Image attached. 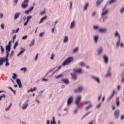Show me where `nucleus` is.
Segmentation results:
<instances>
[{
	"mask_svg": "<svg viewBox=\"0 0 124 124\" xmlns=\"http://www.w3.org/2000/svg\"><path fill=\"white\" fill-rule=\"evenodd\" d=\"M71 62H73V57H70L67 58V59L62 62V66H64V65H67L68 64H69Z\"/></svg>",
	"mask_w": 124,
	"mask_h": 124,
	"instance_id": "f257e3e1",
	"label": "nucleus"
},
{
	"mask_svg": "<svg viewBox=\"0 0 124 124\" xmlns=\"http://www.w3.org/2000/svg\"><path fill=\"white\" fill-rule=\"evenodd\" d=\"M74 73H71L72 79L73 80H77V74L78 73V69H73Z\"/></svg>",
	"mask_w": 124,
	"mask_h": 124,
	"instance_id": "f03ea898",
	"label": "nucleus"
},
{
	"mask_svg": "<svg viewBox=\"0 0 124 124\" xmlns=\"http://www.w3.org/2000/svg\"><path fill=\"white\" fill-rule=\"evenodd\" d=\"M75 104L77 105L76 108L74 110L73 114L74 115H76L78 113V96L76 97V101Z\"/></svg>",
	"mask_w": 124,
	"mask_h": 124,
	"instance_id": "7ed1b4c3",
	"label": "nucleus"
},
{
	"mask_svg": "<svg viewBox=\"0 0 124 124\" xmlns=\"http://www.w3.org/2000/svg\"><path fill=\"white\" fill-rule=\"evenodd\" d=\"M29 105V99H27L25 103L22 105V108L23 110L26 109V108H28V106Z\"/></svg>",
	"mask_w": 124,
	"mask_h": 124,
	"instance_id": "20e7f679",
	"label": "nucleus"
},
{
	"mask_svg": "<svg viewBox=\"0 0 124 124\" xmlns=\"http://www.w3.org/2000/svg\"><path fill=\"white\" fill-rule=\"evenodd\" d=\"M11 43H12V41H10L8 45L6 46V51H10L11 50Z\"/></svg>",
	"mask_w": 124,
	"mask_h": 124,
	"instance_id": "39448f33",
	"label": "nucleus"
},
{
	"mask_svg": "<svg viewBox=\"0 0 124 124\" xmlns=\"http://www.w3.org/2000/svg\"><path fill=\"white\" fill-rule=\"evenodd\" d=\"M73 102V97L71 96L70 97L68 98L67 100V105L69 106Z\"/></svg>",
	"mask_w": 124,
	"mask_h": 124,
	"instance_id": "423d86ee",
	"label": "nucleus"
},
{
	"mask_svg": "<svg viewBox=\"0 0 124 124\" xmlns=\"http://www.w3.org/2000/svg\"><path fill=\"white\" fill-rule=\"evenodd\" d=\"M114 116L115 119H119L120 116V111L119 110H116L114 112Z\"/></svg>",
	"mask_w": 124,
	"mask_h": 124,
	"instance_id": "0eeeda50",
	"label": "nucleus"
},
{
	"mask_svg": "<svg viewBox=\"0 0 124 124\" xmlns=\"http://www.w3.org/2000/svg\"><path fill=\"white\" fill-rule=\"evenodd\" d=\"M6 61V58L4 57L0 58V66H1L3 64V62Z\"/></svg>",
	"mask_w": 124,
	"mask_h": 124,
	"instance_id": "6e6552de",
	"label": "nucleus"
},
{
	"mask_svg": "<svg viewBox=\"0 0 124 124\" xmlns=\"http://www.w3.org/2000/svg\"><path fill=\"white\" fill-rule=\"evenodd\" d=\"M62 82H63V83H64V84H65V85H69V84L70 83L69 82V80H68V79L67 78H62L61 80Z\"/></svg>",
	"mask_w": 124,
	"mask_h": 124,
	"instance_id": "1a4fd4ad",
	"label": "nucleus"
},
{
	"mask_svg": "<svg viewBox=\"0 0 124 124\" xmlns=\"http://www.w3.org/2000/svg\"><path fill=\"white\" fill-rule=\"evenodd\" d=\"M16 81L19 88L21 89V88H22V82H21V80H20L19 78H17L16 79Z\"/></svg>",
	"mask_w": 124,
	"mask_h": 124,
	"instance_id": "9d476101",
	"label": "nucleus"
},
{
	"mask_svg": "<svg viewBox=\"0 0 124 124\" xmlns=\"http://www.w3.org/2000/svg\"><path fill=\"white\" fill-rule=\"evenodd\" d=\"M20 15H21V13L20 12L16 13L14 16V20H16V19H18V18L20 17Z\"/></svg>",
	"mask_w": 124,
	"mask_h": 124,
	"instance_id": "9b49d317",
	"label": "nucleus"
},
{
	"mask_svg": "<svg viewBox=\"0 0 124 124\" xmlns=\"http://www.w3.org/2000/svg\"><path fill=\"white\" fill-rule=\"evenodd\" d=\"M82 98L80 96H78V107H80V106H83V103H80V101H81V99Z\"/></svg>",
	"mask_w": 124,
	"mask_h": 124,
	"instance_id": "f8f14e48",
	"label": "nucleus"
},
{
	"mask_svg": "<svg viewBox=\"0 0 124 124\" xmlns=\"http://www.w3.org/2000/svg\"><path fill=\"white\" fill-rule=\"evenodd\" d=\"M21 50L20 52L18 53V54L17 55V57H20V56H21V55H22V54H24V52H25V50L24 48H23L22 47H21Z\"/></svg>",
	"mask_w": 124,
	"mask_h": 124,
	"instance_id": "ddd939ff",
	"label": "nucleus"
},
{
	"mask_svg": "<svg viewBox=\"0 0 124 124\" xmlns=\"http://www.w3.org/2000/svg\"><path fill=\"white\" fill-rule=\"evenodd\" d=\"M109 12V10H107L105 11V12H103L102 14V17H104V16L107 15Z\"/></svg>",
	"mask_w": 124,
	"mask_h": 124,
	"instance_id": "4468645a",
	"label": "nucleus"
},
{
	"mask_svg": "<svg viewBox=\"0 0 124 124\" xmlns=\"http://www.w3.org/2000/svg\"><path fill=\"white\" fill-rule=\"evenodd\" d=\"M93 79H94L95 81H96L98 83H100V80H99V78L93 76L92 77Z\"/></svg>",
	"mask_w": 124,
	"mask_h": 124,
	"instance_id": "2eb2a0df",
	"label": "nucleus"
},
{
	"mask_svg": "<svg viewBox=\"0 0 124 124\" xmlns=\"http://www.w3.org/2000/svg\"><path fill=\"white\" fill-rule=\"evenodd\" d=\"M103 58L105 61V63H108V57L106 55H104Z\"/></svg>",
	"mask_w": 124,
	"mask_h": 124,
	"instance_id": "dca6fc26",
	"label": "nucleus"
},
{
	"mask_svg": "<svg viewBox=\"0 0 124 124\" xmlns=\"http://www.w3.org/2000/svg\"><path fill=\"white\" fill-rule=\"evenodd\" d=\"M75 27V21H73L71 22V25H70V29L71 30H72Z\"/></svg>",
	"mask_w": 124,
	"mask_h": 124,
	"instance_id": "f3484780",
	"label": "nucleus"
},
{
	"mask_svg": "<svg viewBox=\"0 0 124 124\" xmlns=\"http://www.w3.org/2000/svg\"><path fill=\"white\" fill-rule=\"evenodd\" d=\"M64 104V102L62 103V104L58 108V111H61L62 110V108L63 107V105Z\"/></svg>",
	"mask_w": 124,
	"mask_h": 124,
	"instance_id": "a211bd4d",
	"label": "nucleus"
},
{
	"mask_svg": "<svg viewBox=\"0 0 124 124\" xmlns=\"http://www.w3.org/2000/svg\"><path fill=\"white\" fill-rule=\"evenodd\" d=\"M34 42H35V40L34 39H32L31 42L29 44V47H31L34 45Z\"/></svg>",
	"mask_w": 124,
	"mask_h": 124,
	"instance_id": "6ab92c4d",
	"label": "nucleus"
},
{
	"mask_svg": "<svg viewBox=\"0 0 124 124\" xmlns=\"http://www.w3.org/2000/svg\"><path fill=\"white\" fill-rule=\"evenodd\" d=\"M46 19H47V16H45L43 17L41 19L40 22H39V24H41V23H42L43 22V20H46Z\"/></svg>",
	"mask_w": 124,
	"mask_h": 124,
	"instance_id": "aec40b11",
	"label": "nucleus"
},
{
	"mask_svg": "<svg viewBox=\"0 0 124 124\" xmlns=\"http://www.w3.org/2000/svg\"><path fill=\"white\" fill-rule=\"evenodd\" d=\"M28 6H29L28 4H25L24 3H22L21 4V7L22 8H27V7H28Z\"/></svg>",
	"mask_w": 124,
	"mask_h": 124,
	"instance_id": "412c9836",
	"label": "nucleus"
},
{
	"mask_svg": "<svg viewBox=\"0 0 124 124\" xmlns=\"http://www.w3.org/2000/svg\"><path fill=\"white\" fill-rule=\"evenodd\" d=\"M107 31V29L105 28H101L100 29H99V32H105Z\"/></svg>",
	"mask_w": 124,
	"mask_h": 124,
	"instance_id": "4be33fe9",
	"label": "nucleus"
},
{
	"mask_svg": "<svg viewBox=\"0 0 124 124\" xmlns=\"http://www.w3.org/2000/svg\"><path fill=\"white\" fill-rule=\"evenodd\" d=\"M93 39H94V42L95 43H97V41H98V35L94 36H93Z\"/></svg>",
	"mask_w": 124,
	"mask_h": 124,
	"instance_id": "5701e85b",
	"label": "nucleus"
},
{
	"mask_svg": "<svg viewBox=\"0 0 124 124\" xmlns=\"http://www.w3.org/2000/svg\"><path fill=\"white\" fill-rule=\"evenodd\" d=\"M50 124H56V119H55V116L53 117L52 120L50 122Z\"/></svg>",
	"mask_w": 124,
	"mask_h": 124,
	"instance_id": "b1692460",
	"label": "nucleus"
},
{
	"mask_svg": "<svg viewBox=\"0 0 124 124\" xmlns=\"http://www.w3.org/2000/svg\"><path fill=\"white\" fill-rule=\"evenodd\" d=\"M36 89V87H34L33 89L31 88V90L27 91V93H30V92H31V93H32L33 92H34V91H35Z\"/></svg>",
	"mask_w": 124,
	"mask_h": 124,
	"instance_id": "393cba45",
	"label": "nucleus"
},
{
	"mask_svg": "<svg viewBox=\"0 0 124 124\" xmlns=\"http://www.w3.org/2000/svg\"><path fill=\"white\" fill-rule=\"evenodd\" d=\"M84 90V88L83 86H79L78 89V93H81L82 92V91Z\"/></svg>",
	"mask_w": 124,
	"mask_h": 124,
	"instance_id": "a878e982",
	"label": "nucleus"
},
{
	"mask_svg": "<svg viewBox=\"0 0 124 124\" xmlns=\"http://www.w3.org/2000/svg\"><path fill=\"white\" fill-rule=\"evenodd\" d=\"M103 1V0H98L96 2V5L97 6H98L100 5V3Z\"/></svg>",
	"mask_w": 124,
	"mask_h": 124,
	"instance_id": "bb28decb",
	"label": "nucleus"
},
{
	"mask_svg": "<svg viewBox=\"0 0 124 124\" xmlns=\"http://www.w3.org/2000/svg\"><path fill=\"white\" fill-rule=\"evenodd\" d=\"M68 41V37L67 36H65L64 38L63 42H64V43H65L66 42H67Z\"/></svg>",
	"mask_w": 124,
	"mask_h": 124,
	"instance_id": "cd10ccee",
	"label": "nucleus"
},
{
	"mask_svg": "<svg viewBox=\"0 0 124 124\" xmlns=\"http://www.w3.org/2000/svg\"><path fill=\"white\" fill-rule=\"evenodd\" d=\"M13 75L12 77L13 79H14V80L17 79V74L15 73H13Z\"/></svg>",
	"mask_w": 124,
	"mask_h": 124,
	"instance_id": "c85d7f7f",
	"label": "nucleus"
},
{
	"mask_svg": "<svg viewBox=\"0 0 124 124\" xmlns=\"http://www.w3.org/2000/svg\"><path fill=\"white\" fill-rule=\"evenodd\" d=\"M93 107V104H90L89 106L86 107V110H89V109H91Z\"/></svg>",
	"mask_w": 124,
	"mask_h": 124,
	"instance_id": "c756f323",
	"label": "nucleus"
},
{
	"mask_svg": "<svg viewBox=\"0 0 124 124\" xmlns=\"http://www.w3.org/2000/svg\"><path fill=\"white\" fill-rule=\"evenodd\" d=\"M18 44L19 43H18V41L16 42L13 47L14 49H16L17 46L18 45Z\"/></svg>",
	"mask_w": 124,
	"mask_h": 124,
	"instance_id": "7c9ffc66",
	"label": "nucleus"
},
{
	"mask_svg": "<svg viewBox=\"0 0 124 124\" xmlns=\"http://www.w3.org/2000/svg\"><path fill=\"white\" fill-rule=\"evenodd\" d=\"M9 52H10V51H6V56L5 58H6V59H8V57H9Z\"/></svg>",
	"mask_w": 124,
	"mask_h": 124,
	"instance_id": "2f4dec72",
	"label": "nucleus"
},
{
	"mask_svg": "<svg viewBox=\"0 0 124 124\" xmlns=\"http://www.w3.org/2000/svg\"><path fill=\"white\" fill-rule=\"evenodd\" d=\"M101 52H102V48L100 47L99 49L98 50V54L100 55V54H101Z\"/></svg>",
	"mask_w": 124,
	"mask_h": 124,
	"instance_id": "473e14b6",
	"label": "nucleus"
},
{
	"mask_svg": "<svg viewBox=\"0 0 124 124\" xmlns=\"http://www.w3.org/2000/svg\"><path fill=\"white\" fill-rule=\"evenodd\" d=\"M56 69V67L54 68L53 69H51L50 71H49L46 74V75H48V74H49V73H51V72H52V71H54V70H55Z\"/></svg>",
	"mask_w": 124,
	"mask_h": 124,
	"instance_id": "72a5a7b5",
	"label": "nucleus"
},
{
	"mask_svg": "<svg viewBox=\"0 0 124 124\" xmlns=\"http://www.w3.org/2000/svg\"><path fill=\"white\" fill-rule=\"evenodd\" d=\"M32 18V16H29L27 17V21L29 22L30 20Z\"/></svg>",
	"mask_w": 124,
	"mask_h": 124,
	"instance_id": "f704fd0d",
	"label": "nucleus"
},
{
	"mask_svg": "<svg viewBox=\"0 0 124 124\" xmlns=\"http://www.w3.org/2000/svg\"><path fill=\"white\" fill-rule=\"evenodd\" d=\"M0 47L1 49V54H3V52H4V48H3V46H0Z\"/></svg>",
	"mask_w": 124,
	"mask_h": 124,
	"instance_id": "c9c22d12",
	"label": "nucleus"
},
{
	"mask_svg": "<svg viewBox=\"0 0 124 124\" xmlns=\"http://www.w3.org/2000/svg\"><path fill=\"white\" fill-rule=\"evenodd\" d=\"M78 73L82 74V73H84V72L82 70V69H78Z\"/></svg>",
	"mask_w": 124,
	"mask_h": 124,
	"instance_id": "e433bc0d",
	"label": "nucleus"
},
{
	"mask_svg": "<svg viewBox=\"0 0 124 124\" xmlns=\"http://www.w3.org/2000/svg\"><path fill=\"white\" fill-rule=\"evenodd\" d=\"M121 43V36H119V39L117 44V47L120 45V43Z\"/></svg>",
	"mask_w": 124,
	"mask_h": 124,
	"instance_id": "4c0bfd02",
	"label": "nucleus"
},
{
	"mask_svg": "<svg viewBox=\"0 0 124 124\" xmlns=\"http://www.w3.org/2000/svg\"><path fill=\"white\" fill-rule=\"evenodd\" d=\"M6 96V95H5V94H4L1 95L0 96V100H1L2 98H5Z\"/></svg>",
	"mask_w": 124,
	"mask_h": 124,
	"instance_id": "58836bf2",
	"label": "nucleus"
},
{
	"mask_svg": "<svg viewBox=\"0 0 124 124\" xmlns=\"http://www.w3.org/2000/svg\"><path fill=\"white\" fill-rule=\"evenodd\" d=\"M79 64L81 66H86V64L84 62H80Z\"/></svg>",
	"mask_w": 124,
	"mask_h": 124,
	"instance_id": "ea45409f",
	"label": "nucleus"
},
{
	"mask_svg": "<svg viewBox=\"0 0 124 124\" xmlns=\"http://www.w3.org/2000/svg\"><path fill=\"white\" fill-rule=\"evenodd\" d=\"M5 62H6L5 66H8V65H9V62H8V59H6V61Z\"/></svg>",
	"mask_w": 124,
	"mask_h": 124,
	"instance_id": "a19ab883",
	"label": "nucleus"
},
{
	"mask_svg": "<svg viewBox=\"0 0 124 124\" xmlns=\"http://www.w3.org/2000/svg\"><path fill=\"white\" fill-rule=\"evenodd\" d=\"M20 70L21 71H24V72H26V71H27V68L26 67L21 68Z\"/></svg>",
	"mask_w": 124,
	"mask_h": 124,
	"instance_id": "79ce46f5",
	"label": "nucleus"
},
{
	"mask_svg": "<svg viewBox=\"0 0 124 124\" xmlns=\"http://www.w3.org/2000/svg\"><path fill=\"white\" fill-rule=\"evenodd\" d=\"M61 77H62V74L59 75L57 76H55V78L56 79H59V78H61Z\"/></svg>",
	"mask_w": 124,
	"mask_h": 124,
	"instance_id": "37998d69",
	"label": "nucleus"
},
{
	"mask_svg": "<svg viewBox=\"0 0 124 124\" xmlns=\"http://www.w3.org/2000/svg\"><path fill=\"white\" fill-rule=\"evenodd\" d=\"M91 113H92V111H90L86 113L85 115H83V117L85 118V117H86V116H88V115H89V114H91Z\"/></svg>",
	"mask_w": 124,
	"mask_h": 124,
	"instance_id": "c03bdc74",
	"label": "nucleus"
},
{
	"mask_svg": "<svg viewBox=\"0 0 124 124\" xmlns=\"http://www.w3.org/2000/svg\"><path fill=\"white\" fill-rule=\"evenodd\" d=\"M54 58H55V54L52 53L51 56L50 57V60H54Z\"/></svg>",
	"mask_w": 124,
	"mask_h": 124,
	"instance_id": "a18cd8bd",
	"label": "nucleus"
},
{
	"mask_svg": "<svg viewBox=\"0 0 124 124\" xmlns=\"http://www.w3.org/2000/svg\"><path fill=\"white\" fill-rule=\"evenodd\" d=\"M89 7V3H87L85 6V7H84V10H87L88 7Z\"/></svg>",
	"mask_w": 124,
	"mask_h": 124,
	"instance_id": "49530a36",
	"label": "nucleus"
},
{
	"mask_svg": "<svg viewBox=\"0 0 124 124\" xmlns=\"http://www.w3.org/2000/svg\"><path fill=\"white\" fill-rule=\"evenodd\" d=\"M27 38H28V35H25L23 37H22V39H23V40H26Z\"/></svg>",
	"mask_w": 124,
	"mask_h": 124,
	"instance_id": "de8ad7c7",
	"label": "nucleus"
},
{
	"mask_svg": "<svg viewBox=\"0 0 124 124\" xmlns=\"http://www.w3.org/2000/svg\"><path fill=\"white\" fill-rule=\"evenodd\" d=\"M116 93V91L115 90L113 91V93L111 95V96L110 97V99H111V98H112V97H113V96H114V95Z\"/></svg>",
	"mask_w": 124,
	"mask_h": 124,
	"instance_id": "09e8293b",
	"label": "nucleus"
},
{
	"mask_svg": "<svg viewBox=\"0 0 124 124\" xmlns=\"http://www.w3.org/2000/svg\"><path fill=\"white\" fill-rule=\"evenodd\" d=\"M45 33L44 32H42L40 33V34H39L40 37H43V35H44Z\"/></svg>",
	"mask_w": 124,
	"mask_h": 124,
	"instance_id": "8fccbe9b",
	"label": "nucleus"
},
{
	"mask_svg": "<svg viewBox=\"0 0 124 124\" xmlns=\"http://www.w3.org/2000/svg\"><path fill=\"white\" fill-rule=\"evenodd\" d=\"M117 1V0H111L109 2V4H112L113 2H116Z\"/></svg>",
	"mask_w": 124,
	"mask_h": 124,
	"instance_id": "3c124183",
	"label": "nucleus"
},
{
	"mask_svg": "<svg viewBox=\"0 0 124 124\" xmlns=\"http://www.w3.org/2000/svg\"><path fill=\"white\" fill-rule=\"evenodd\" d=\"M33 6H31V7H30L28 10H29V11L31 12V11H32V10H33Z\"/></svg>",
	"mask_w": 124,
	"mask_h": 124,
	"instance_id": "603ef678",
	"label": "nucleus"
},
{
	"mask_svg": "<svg viewBox=\"0 0 124 124\" xmlns=\"http://www.w3.org/2000/svg\"><path fill=\"white\" fill-rule=\"evenodd\" d=\"M115 36H118L119 39H120V35L119 34V33H118V31H116L115 34Z\"/></svg>",
	"mask_w": 124,
	"mask_h": 124,
	"instance_id": "864d4df0",
	"label": "nucleus"
},
{
	"mask_svg": "<svg viewBox=\"0 0 124 124\" xmlns=\"http://www.w3.org/2000/svg\"><path fill=\"white\" fill-rule=\"evenodd\" d=\"M42 81H43V82H47V81H48V79L45 78H43Z\"/></svg>",
	"mask_w": 124,
	"mask_h": 124,
	"instance_id": "5fc2aeb1",
	"label": "nucleus"
},
{
	"mask_svg": "<svg viewBox=\"0 0 124 124\" xmlns=\"http://www.w3.org/2000/svg\"><path fill=\"white\" fill-rule=\"evenodd\" d=\"M78 51V47H76L73 51L74 53H76Z\"/></svg>",
	"mask_w": 124,
	"mask_h": 124,
	"instance_id": "6e6d98bb",
	"label": "nucleus"
},
{
	"mask_svg": "<svg viewBox=\"0 0 124 124\" xmlns=\"http://www.w3.org/2000/svg\"><path fill=\"white\" fill-rule=\"evenodd\" d=\"M14 54V50H12L11 52V54H10V57H12V56H13V54Z\"/></svg>",
	"mask_w": 124,
	"mask_h": 124,
	"instance_id": "4d7b16f0",
	"label": "nucleus"
},
{
	"mask_svg": "<svg viewBox=\"0 0 124 124\" xmlns=\"http://www.w3.org/2000/svg\"><path fill=\"white\" fill-rule=\"evenodd\" d=\"M110 76H111V74L110 73H108L106 75V77H109Z\"/></svg>",
	"mask_w": 124,
	"mask_h": 124,
	"instance_id": "13d9d810",
	"label": "nucleus"
},
{
	"mask_svg": "<svg viewBox=\"0 0 124 124\" xmlns=\"http://www.w3.org/2000/svg\"><path fill=\"white\" fill-rule=\"evenodd\" d=\"M28 2H29V0H24L23 1V3H25V4L28 3Z\"/></svg>",
	"mask_w": 124,
	"mask_h": 124,
	"instance_id": "bf43d9fd",
	"label": "nucleus"
},
{
	"mask_svg": "<svg viewBox=\"0 0 124 124\" xmlns=\"http://www.w3.org/2000/svg\"><path fill=\"white\" fill-rule=\"evenodd\" d=\"M0 27L2 30L4 29V24H1Z\"/></svg>",
	"mask_w": 124,
	"mask_h": 124,
	"instance_id": "052dcab7",
	"label": "nucleus"
},
{
	"mask_svg": "<svg viewBox=\"0 0 124 124\" xmlns=\"http://www.w3.org/2000/svg\"><path fill=\"white\" fill-rule=\"evenodd\" d=\"M30 12H31L29 10H28L25 11V14H29V13H30Z\"/></svg>",
	"mask_w": 124,
	"mask_h": 124,
	"instance_id": "680f3d73",
	"label": "nucleus"
},
{
	"mask_svg": "<svg viewBox=\"0 0 124 124\" xmlns=\"http://www.w3.org/2000/svg\"><path fill=\"white\" fill-rule=\"evenodd\" d=\"M29 23V21H28V20H26V21L24 23V26H27V25H28V23Z\"/></svg>",
	"mask_w": 124,
	"mask_h": 124,
	"instance_id": "e2e57ef3",
	"label": "nucleus"
},
{
	"mask_svg": "<svg viewBox=\"0 0 124 124\" xmlns=\"http://www.w3.org/2000/svg\"><path fill=\"white\" fill-rule=\"evenodd\" d=\"M14 2L15 4V5L17 4V3H18V0H14Z\"/></svg>",
	"mask_w": 124,
	"mask_h": 124,
	"instance_id": "0e129e2a",
	"label": "nucleus"
},
{
	"mask_svg": "<svg viewBox=\"0 0 124 124\" xmlns=\"http://www.w3.org/2000/svg\"><path fill=\"white\" fill-rule=\"evenodd\" d=\"M72 1L70 2V9H71V8H72Z\"/></svg>",
	"mask_w": 124,
	"mask_h": 124,
	"instance_id": "69168bd1",
	"label": "nucleus"
},
{
	"mask_svg": "<svg viewBox=\"0 0 124 124\" xmlns=\"http://www.w3.org/2000/svg\"><path fill=\"white\" fill-rule=\"evenodd\" d=\"M85 104H91L90 101H85Z\"/></svg>",
	"mask_w": 124,
	"mask_h": 124,
	"instance_id": "338daca9",
	"label": "nucleus"
},
{
	"mask_svg": "<svg viewBox=\"0 0 124 124\" xmlns=\"http://www.w3.org/2000/svg\"><path fill=\"white\" fill-rule=\"evenodd\" d=\"M0 18L2 19V18H3V14H0Z\"/></svg>",
	"mask_w": 124,
	"mask_h": 124,
	"instance_id": "774afa93",
	"label": "nucleus"
}]
</instances>
